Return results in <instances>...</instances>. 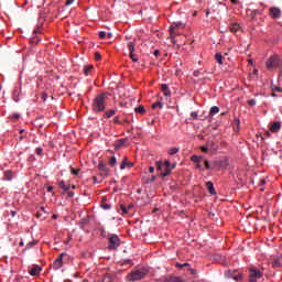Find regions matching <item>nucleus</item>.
Listing matches in <instances>:
<instances>
[{"label": "nucleus", "instance_id": "f257e3e1", "mask_svg": "<svg viewBox=\"0 0 282 282\" xmlns=\"http://www.w3.org/2000/svg\"><path fill=\"white\" fill-rule=\"evenodd\" d=\"M107 109V93L98 94L93 100V110L102 112Z\"/></svg>", "mask_w": 282, "mask_h": 282}, {"label": "nucleus", "instance_id": "f03ea898", "mask_svg": "<svg viewBox=\"0 0 282 282\" xmlns=\"http://www.w3.org/2000/svg\"><path fill=\"white\" fill-rule=\"evenodd\" d=\"M162 169H165V172L160 174L161 177H169V175H171L172 173L171 162L170 161H165V163H163L162 161L156 162V170L162 171Z\"/></svg>", "mask_w": 282, "mask_h": 282}, {"label": "nucleus", "instance_id": "7ed1b4c3", "mask_svg": "<svg viewBox=\"0 0 282 282\" xmlns=\"http://www.w3.org/2000/svg\"><path fill=\"white\" fill-rule=\"evenodd\" d=\"M147 274H148V270H147V269H140V270H135V271L131 272V273L127 276V279H128L129 281L134 282V281H139V280L144 279Z\"/></svg>", "mask_w": 282, "mask_h": 282}, {"label": "nucleus", "instance_id": "20e7f679", "mask_svg": "<svg viewBox=\"0 0 282 282\" xmlns=\"http://www.w3.org/2000/svg\"><path fill=\"white\" fill-rule=\"evenodd\" d=\"M280 65H281V58L278 55L271 56L267 62V68L269 70L275 69L280 67Z\"/></svg>", "mask_w": 282, "mask_h": 282}, {"label": "nucleus", "instance_id": "39448f33", "mask_svg": "<svg viewBox=\"0 0 282 282\" xmlns=\"http://www.w3.org/2000/svg\"><path fill=\"white\" fill-rule=\"evenodd\" d=\"M262 276V273L259 269L251 268L249 270V282H257L258 279Z\"/></svg>", "mask_w": 282, "mask_h": 282}, {"label": "nucleus", "instance_id": "423d86ee", "mask_svg": "<svg viewBox=\"0 0 282 282\" xmlns=\"http://www.w3.org/2000/svg\"><path fill=\"white\" fill-rule=\"evenodd\" d=\"M120 246V240L118 236H109V250H117V248Z\"/></svg>", "mask_w": 282, "mask_h": 282}, {"label": "nucleus", "instance_id": "0eeeda50", "mask_svg": "<svg viewBox=\"0 0 282 282\" xmlns=\"http://www.w3.org/2000/svg\"><path fill=\"white\" fill-rule=\"evenodd\" d=\"M134 46H135L134 43H132V42L128 43L129 56L133 63H138L139 59H138L137 55L134 54Z\"/></svg>", "mask_w": 282, "mask_h": 282}, {"label": "nucleus", "instance_id": "6e6552de", "mask_svg": "<svg viewBox=\"0 0 282 282\" xmlns=\"http://www.w3.org/2000/svg\"><path fill=\"white\" fill-rule=\"evenodd\" d=\"M185 25L182 22H175L172 23V26H170V35L174 36L176 35V29H184Z\"/></svg>", "mask_w": 282, "mask_h": 282}, {"label": "nucleus", "instance_id": "1a4fd4ad", "mask_svg": "<svg viewBox=\"0 0 282 282\" xmlns=\"http://www.w3.org/2000/svg\"><path fill=\"white\" fill-rule=\"evenodd\" d=\"M64 257H67V254L62 253V254L58 256V258L55 260V262H53V269L58 270V269L62 268Z\"/></svg>", "mask_w": 282, "mask_h": 282}, {"label": "nucleus", "instance_id": "9d476101", "mask_svg": "<svg viewBox=\"0 0 282 282\" xmlns=\"http://www.w3.org/2000/svg\"><path fill=\"white\" fill-rule=\"evenodd\" d=\"M281 10L279 9V7H272L270 9V17L273 19H280L281 18Z\"/></svg>", "mask_w": 282, "mask_h": 282}, {"label": "nucleus", "instance_id": "9b49d317", "mask_svg": "<svg viewBox=\"0 0 282 282\" xmlns=\"http://www.w3.org/2000/svg\"><path fill=\"white\" fill-rule=\"evenodd\" d=\"M206 188L208 189V193L210 195H213V196L217 195L214 183L212 181L206 182Z\"/></svg>", "mask_w": 282, "mask_h": 282}, {"label": "nucleus", "instance_id": "f8f14e48", "mask_svg": "<svg viewBox=\"0 0 282 282\" xmlns=\"http://www.w3.org/2000/svg\"><path fill=\"white\" fill-rule=\"evenodd\" d=\"M98 169L100 170V173H102V175H105V177H107V175H109V167H107V165L102 162H100L98 164Z\"/></svg>", "mask_w": 282, "mask_h": 282}, {"label": "nucleus", "instance_id": "ddd939ff", "mask_svg": "<svg viewBox=\"0 0 282 282\" xmlns=\"http://www.w3.org/2000/svg\"><path fill=\"white\" fill-rule=\"evenodd\" d=\"M161 91H163V96L165 97H171L172 95L167 84H161Z\"/></svg>", "mask_w": 282, "mask_h": 282}, {"label": "nucleus", "instance_id": "4468645a", "mask_svg": "<svg viewBox=\"0 0 282 282\" xmlns=\"http://www.w3.org/2000/svg\"><path fill=\"white\" fill-rule=\"evenodd\" d=\"M235 273H236V271H234V272L228 271L226 274L228 275V278H231L235 281L241 280L242 275L240 273H238V274H235Z\"/></svg>", "mask_w": 282, "mask_h": 282}, {"label": "nucleus", "instance_id": "2eb2a0df", "mask_svg": "<svg viewBox=\"0 0 282 282\" xmlns=\"http://www.w3.org/2000/svg\"><path fill=\"white\" fill-rule=\"evenodd\" d=\"M42 271V268L39 265H33V268L29 271L31 275L36 276Z\"/></svg>", "mask_w": 282, "mask_h": 282}, {"label": "nucleus", "instance_id": "dca6fc26", "mask_svg": "<svg viewBox=\"0 0 282 282\" xmlns=\"http://www.w3.org/2000/svg\"><path fill=\"white\" fill-rule=\"evenodd\" d=\"M270 130L274 133L279 132L281 130V123L280 121H274L270 128Z\"/></svg>", "mask_w": 282, "mask_h": 282}, {"label": "nucleus", "instance_id": "f3484780", "mask_svg": "<svg viewBox=\"0 0 282 282\" xmlns=\"http://www.w3.org/2000/svg\"><path fill=\"white\" fill-rule=\"evenodd\" d=\"M58 187L64 192H69L70 184H66L64 181L58 182Z\"/></svg>", "mask_w": 282, "mask_h": 282}, {"label": "nucleus", "instance_id": "a211bd4d", "mask_svg": "<svg viewBox=\"0 0 282 282\" xmlns=\"http://www.w3.org/2000/svg\"><path fill=\"white\" fill-rule=\"evenodd\" d=\"M134 164L132 162H127V158H123L121 164H120V169L121 170H124L126 166L128 167H132Z\"/></svg>", "mask_w": 282, "mask_h": 282}, {"label": "nucleus", "instance_id": "6ab92c4d", "mask_svg": "<svg viewBox=\"0 0 282 282\" xmlns=\"http://www.w3.org/2000/svg\"><path fill=\"white\" fill-rule=\"evenodd\" d=\"M229 30H230L232 33L237 34L238 32L241 31V28L239 26V24L234 23V24L230 25Z\"/></svg>", "mask_w": 282, "mask_h": 282}, {"label": "nucleus", "instance_id": "aec40b11", "mask_svg": "<svg viewBox=\"0 0 282 282\" xmlns=\"http://www.w3.org/2000/svg\"><path fill=\"white\" fill-rule=\"evenodd\" d=\"M93 70H94V66L93 65L84 66V75L85 76H89Z\"/></svg>", "mask_w": 282, "mask_h": 282}, {"label": "nucleus", "instance_id": "412c9836", "mask_svg": "<svg viewBox=\"0 0 282 282\" xmlns=\"http://www.w3.org/2000/svg\"><path fill=\"white\" fill-rule=\"evenodd\" d=\"M215 59L219 65H224V56L220 53L215 54Z\"/></svg>", "mask_w": 282, "mask_h": 282}, {"label": "nucleus", "instance_id": "4be33fe9", "mask_svg": "<svg viewBox=\"0 0 282 282\" xmlns=\"http://www.w3.org/2000/svg\"><path fill=\"white\" fill-rule=\"evenodd\" d=\"M134 111H135V113L143 115V113H145V108H144L143 105H140V106L134 108Z\"/></svg>", "mask_w": 282, "mask_h": 282}, {"label": "nucleus", "instance_id": "5701e85b", "mask_svg": "<svg viewBox=\"0 0 282 282\" xmlns=\"http://www.w3.org/2000/svg\"><path fill=\"white\" fill-rule=\"evenodd\" d=\"M12 177H13V173L11 171L4 172V180H7V182H11Z\"/></svg>", "mask_w": 282, "mask_h": 282}, {"label": "nucleus", "instance_id": "b1692460", "mask_svg": "<svg viewBox=\"0 0 282 282\" xmlns=\"http://www.w3.org/2000/svg\"><path fill=\"white\" fill-rule=\"evenodd\" d=\"M209 113H210L212 116L219 113V107H218V106H213V107L210 108Z\"/></svg>", "mask_w": 282, "mask_h": 282}, {"label": "nucleus", "instance_id": "393cba45", "mask_svg": "<svg viewBox=\"0 0 282 282\" xmlns=\"http://www.w3.org/2000/svg\"><path fill=\"white\" fill-rule=\"evenodd\" d=\"M191 160L194 163H202L203 162V158L202 156H197V155L192 156Z\"/></svg>", "mask_w": 282, "mask_h": 282}, {"label": "nucleus", "instance_id": "a878e982", "mask_svg": "<svg viewBox=\"0 0 282 282\" xmlns=\"http://www.w3.org/2000/svg\"><path fill=\"white\" fill-rule=\"evenodd\" d=\"M164 105L162 101H156L152 105V108L153 109H156V108H160V109H163Z\"/></svg>", "mask_w": 282, "mask_h": 282}, {"label": "nucleus", "instance_id": "bb28decb", "mask_svg": "<svg viewBox=\"0 0 282 282\" xmlns=\"http://www.w3.org/2000/svg\"><path fill=\"white\" fill-rule=\"evenodd\" d=\"M167 282H185V281L182 280L181 278L173 276V278L167 279Z\"/></svg>", "mask_w": 282, "mask_h": 282}, {"label": "nucleus", "instance_id": "cd10ccee", "mask_svg": "<svg viewBox=\"0 0 282 282\" xmlns=\"http://www.w3.org/2000/svg\"><path fill=\"white\" fill-rule=\"evenodd\" d=\"M115 115H116V110H113V109H110V110L106 111V117H107V118H111V117H113Z\"/></svg>", "mask_w": 282, "mask_h": 282}, {"label": "nucleus", "instance_id": "c85d7f7f", "mask_svg": "<svg viewBox=\"0 0 282 282\" xmlns=\"http://www.w3.org/2000/svg\"><path fill=\"white\" fill-rule=\"evenodd\" d=\"M126 140L121 139L118 141V143L115 145L116 150H118L119 148H121L124 144Z\"/></svg>", "mask_w": 282, "mask_h": 282}, {"label": "nucleus", "instance_id": "c756f323", "mask_svg": "<svg viewBox=\"0 0 282 282\" xmlns=\"http://www.w3.org/2000/svg\"><path fill=\"white\" fill-rule=\"evenodd\" d=\"M101 207H102V209H105V210H109V209H111V204H107V203L102 202V203H101Z\"/></svg>", "mask_w": 282, "mask_h": 282}, {"label": "nucleus", "instance_id": "7c9ffc66", "mask_svg": "<svg viewBox=\"0 0 282 282\" xmlns=\"http://www.w3.org/2000/svg\"><path fill=\"white\" fill-rule=\"evenodd\" d=\"M178 151H180V149H177V148H172V149H170V151H167V153H169L170 155H174V154H176Z\"/></svg>", "mask_w": 282, "mask_h": 282}, {"label": "nucleus", "instance_id": "2f4dec72", "mask_svg": "<svg viewBox=\"0 0 282 282\" xmlns=\"http://www.w3.org/2000/svg\"><path fill=\"white\" fill-rule=\"evenodd\" d=\"M116 163H117L116 156H111L110 160H109V165L110 166H116Z\"/></svg>", "mask_w": 282, "mask_h": 282}, {"label": "nucleus", "instance_id": "473e14b6", "mask_svg": "<svg viewBox=\"0 0 282 282\" xmlns=\"http://www.w3.org/2000/svg\"><path fill=\"white\" fill-rule=\"evenodd\" d=\"M70 173H72V175H79L80 170L70 167Z\"/></svg>", "mask_w": 282, "mask_h": 282}, {"label": "nucleus", "instance_id": "72a5a7b5", "mask_svg": "<svg viewBox=\"0 0 282 282\" xmlns=\"http://www.w3.org/2000/svg\"><path fill=\"white\" fill-rule=\"evenodd\" d=\"M272 264H273L274 268L281 267V262H280L279 259H276L275 261H273Z\"/></svg>", "mask_w": 282, "mask_h": 282}, {"label": "nucleus", "instance_id": "f704fd0d", "mask_svg": "<svg viewBox=\"0 0 282 282\" xmlns=\"http://www.w3.org/2000/svg\"><path fill=\"white\" fill-rule=\"evenodd\" d=\"M186 267H189V263H183V264L176 263V268L178 269L186 268Z\"/></svg>", "mask_w": 282, "mask_h": 282}, {"label": "nucleus", "instance_id": "c9c22d12", "mask_svg": "<svg viewBox=\"0 0 282 282\" xmlns=\"http://www.w3.org/2000/svg\"><path fill=\"white\" fill-rule=\"evenodd\" d=\"M102 56L99 52L95 53V61H101Z\"/></svg>", "mask_w": 282, "mask_h": 282}, {"label": "nucleus", "instance_id": "e433bc0d", "mask_svg": "<svg viewBox=\"0 0 282 282\" xmlns=\"http://www.w3.org/2000/svg\"><path fill=\"white\" fill-rule=\"evenodd\" d=\"M204 165H205V167H206L207 170H210V169H212V165H210L209 161H207V160H204Z\"/></svg>", "mask_w": 282, "mask_h": 282}, {"label": "nucleus", "instance_id": "4c0bfd02", "mask_svg": "<svg viewBox=\"0 0 282 282\" xmlns=\"http://www.w3.org/2000/svg\"><path fill=\"white\" fill-rule=\"evenodd\" d=\"M248 104H249V106L253 107V106L257 105V100L256 99H250V100H248Z\"/></svg>", "mask_w": 282, "mask_h": 282}, {"label": "nucleus", "instance_id": "58836bf2", "mask_svg": "<svg viewBox=\"0 0 282 282\" xmlns=\"http://www.w3.org/2000/svg\"><path fill=\"white\" fill-rule=\"evenodd\" d=\"M99 37L100 39L107 37V32H105V31L99 32Z\"/></svg>", "mask_w": 282, "mask_h": 282}, {"label": "nucleus", "instance_id": "ea45409f", "mask_svg": "<svg viewBox=\"0 0 282 282\" xmlns=\"http://www.w3.org/2000/svg\"><path fill=\"white\" fill-rule=\"evenodd\" d=\"M75 2V0H66L65 6H72Z\"/></svg>", "mask_w": 282, "mask_h": 282}, {"label": "nucleus", "instance_id": "a19ab883", "mask_svg": "<svg viewBox=\"0 0 282 282\" xmlns=\"http://www.w3.org/2000/svg\"><path fill=\"white\" fill-rule=\"evenodd\" d=\"M191 117L192 118H197L198 117V112L197 111H192L191 112Z\"/></svg>", "mask_w": 282, "mask_h": 282}, {"label": "nucleus", "instance_id": "79ce46f5", "mask_svg": "<svg viewBox=\"0 0 282 282\" xmlns=\"http://www.w3.org/2000/svg\"><path fill=\"white\" fill-rule=\"evenodd\" d=\"M121 210L123 212V214H128V209L124 205H121Z\"/></svg>", "mask_w": 282, "mask_h": 282}, {"label": "nucleus", "instance_id": "37998d69", "mask_svg": "<svg viewBox=\"0 0 282 282\" xmlns=\"http://www.w3.org/2000/svg\"><path fill=\"white\" fill-rule=\"evenodd\" d=\"M47 98H48L47 94H46V93H43V95H42V99H43V101H46V100H47Z\"/></svg>", "mask_w": 282, "mask_h": 282}, {"label": "nucleus", "instance_id": "c03bdc74", "mask_svg": "<svg viewBox=\"0 0 282 282\" xmlns=\"http://www.w3.org/2000/svg\"><path fill=\"white\" fill-rule=\"evenodd\" d=\"M104 281H105V282H111V276L106 275Z\"/></svg>", "mask_w": 282, "mask_h": 282}, {"label": "nucleus", "instance_id": "a18cd8bd", "mask_svg": "<svg viewBox=\"0 0 282 282\" xmlns=\"http://www.w3.org/2000/svg\"><path fill=\"white\" fill-rule=\"evenodd\" d=\"M67 196H68V198H73L75 196V193L74 192H68Z\"/></svg>", "mask_w": 282, "mask_h": 282}, {"label": "nucleus", "instance_id": "49530a36", "mask_svg": "<svg viewBox=\"0 0 282 282\" xmlns=\"http://www.w3.org/2000/svg\"><path fill=\"white\" fill-rule=\"evenodd\" d=\"M54 191V187L53 186H48L47 188H46V192H48V193H52Z\"/></svg>", "mask_w": 282, "mask_h": 282}, {"label": "nucleus", "instance_id": "de8ad7c7", "mask_svg": "<svg viewBox=\"0 0 282 282\" xmlns=\"http://www.w3.org/2000/svg\"><path fill=\"white\" fill-rule=\"evenodd\" d=\"M36 153H37L39 155H41V154L43 153V150H42L41 148H37V149H36Z\"/></svg>", "mask_w": 282, "mask_h": 282}, {"label": "nucleus", "instance_id": "09e8293b", "mask_svg": "<svg viewBox=\"0 0 282 282\" xmlns=\"http://www.w3.org/2000/svg\"><path fill=\"white\" fill-rule=\"evenodd\" d=\"M12 118L15 119V120H19L20 115L17 112L15 115L12 116Z\"/></svg>", "mask_w": 282, "mask_h": 282}, {"label": "nucleus", "instance_id": "8fccbe9b", "mask_svg": "<svg viewBox=\"0 0 282 282\" xmlns=\"http://www.w3.org/2000/svg\"><path fill=\"white\" fill-rule=\"evenodd\" d=\"M113 122L118 124L121 123V121H119V117H115Z\"/></svg>", "mask_w": 282, "mask_h": 282}, {"label": "nucleus", "instance_id": "3c124183", "mask_svg": "<svg viewBox=\"0 0 282 282\" xmlns=\"http://www.w3.org/2000/svg\"><path fill=\"white\" fill-rule=\"evenodd\" d=\"M274 91H278V93H282V88L281 87H275L273 88Z\"/></svg>", "mask_w": 282, "mask_h": 282}, {"label": "nucleus", "instance_id": "603ef678", "mask_svg": "<svg viewBox=\"0 0 282 282\" xmlns=\"http://www.w3.org/2000/svg\"><path fill=\"white\" fill-rule=\"evenodd\" d=\"M202 151H203L204 153H207V152L209 151V149L206 148V147H203V148H202Z\"/></svg>", "mask_w": 282, "mask_h": 282}, {"label": "nucleus", "instance_id": "864d4df0", "mask_svg": "<svg viewBox=\"0 0 282 282\" xmlns=\"http://www.w3.org/2000/svg\"><path fill=\"white\" fill-rule=\"evenodd\" d=\"M199 76V72L198 70H195L194 72V77H198Z\"/></svg>", "mask_w": 282, "mask_h": 282}, {"label": "nucleus", "instance_id": "5fc2aeb1", "mask_svg": "<svg viewBox=\"0 0 282 282\" xmlns=\"http://www.w3.org/2000/svg\"><path fill=\"white\" fill-rule=\"evenodd\" d=\"M160 53H161V52H160L159 50L154 51V55H155V56H159Z\"/></svg>", "mask_w": 282, "mask_h": 282}, {"label": "nucleus", "instance_id": "6e6d98bb", "mask_svg": "<svg viewBox=\"0 0 282 282\" xmlns=\"http://www.w3.org/2000/svg\"><path fill=\"white\" fill-rule=\"evenodd\" d=\"M150 173H154L155 169L153 166H150Z\"/></svg>", "mask_w": 282, "mask_h": 282}, {"label": "nucleus", "instance_id": "4d7b16f0", "mask_svg": "<svg viewBox=\"0 0 282 282\" xmlns=\"http://www.w3.org/2000/svg\"><path fill=\"white\" fill-rule=\"evenodd\" d=\"M36 243H37V241H34V242L29 243L28 246L33 247V246H35Z\"/></svg>", "mask_w": 282, "mask_h": 282}, {"label": "nucleus", "instance_id": "13d9d810", "mask_svg": "<svg viewBox=\"0 0 282 282\" xmlns=\"http://www.w3.org/2000/svg\"><path fill=\"white\" fill-rule=\"evenodd\" d=\"M189 271H191L192 274H196L197 273L196 270H194V269H189Z\"/></svg>", "mask_w": 282, "mask_h": 282}, {"label": "nucleus", "instance_id": "bf43d9fd", "mask_svg": "<svg viewBox=\"0 0 282 282\" xmlns=\"http://www.w3.org/2000/svg\"><path fill=\"white\" fill-rule=\"evenodd\" d=\"M15 215H17V212L12 210V212H11V216H12V217H15Z\"/></svg>", "mask_w": 282, "mask_h": 282}, {"label": "nucleus", "instance_id": "052dcab7", "mask_svg": "<svg viewBox=\"0 0 282 282\" xmlns=\"http://www.w3.org/2000/svg\"><path fill=\"white\" fill-rule=\"evenodd\" d=\"M280 79H282V66L280 67Z\"/></svg>", "mask_w": 282, "mask_h": 282}, {"label": "nucleus", "instance_id": "680f3d73", "mask_svg": "<svg viewBox=\"0 0 282 282\" xmlns=\"http://www.w3.org/2000/svg\"><path fill=\"white\" fill-rule=\"evenodd\" d=\"M17 95H18V90L14 89V90H13V97H15Z\"/></svg>", "mask_w": 282, "mask_h": 282}, {"label": "nucleus", "instance_id": "e2e57ef3", "mask_svg": "<svg viewBox=\"0 0 282 282\" xmlns=\"http://www.w3.org/2000/svg\"><path fill=\"white\" fill-rule=\"evenodd\" d=\"M155 180H156V176L151 177V182H155Z\"/></svg>", "mask_w": 282, "mask_h": 282}, {"label": "nucleus", "instance_id": "0e129e2a", "mask_svg": "<svg viewBox=\"0 0 282 282\" xmlns=\"http://www.w3.org/2000/svg\"><path fill=\"white\" fill-rule=\"evenodd\" d=\"M196 166L198 167V169H202V164L200 163H196Z\"/></svg>", "mask_w": 282, "mask_h": 282}, {"label": "nucleus", "instance_id": "69168bd1", "mask_svg": "<svg viewBox=\"0 0 282 282\" xmlns=\"http://www.w3.org/2000/svg\"><path fill=\"white\" fill-rule=\"evenodd\" d=\"M260 184H261V185H264V184H265V180H261V181H260Z\"/></svg>", "mask_w": 282, "mask_h": 282}, {"label": "nucleus", "instance_id": "338daca9", "mask_svg": "<svg viewBox=\"0 0 282 282\" xmlns=\"http://www.w3.org/2000/svg\"><path fill=\"white\" fill-rule=\"evenodd\" d=\"M231 3L237 4L238 0H231Z\"/></svg>", "mask_w": 282, "mask_h": 282}, {"label": "nucleus", "instance_id": "774afa93", "mask_svg": "<svg viewBox=\"0 0 282 282\" xmlns=\"http://www.w3.org/2000/svg\"><path fill=\"white\" fill-rule=\"evenodd\" d=\"M132 208H133V205H129L127 209L130 210Z\"/></svg>", "mask_w": 282, "mask_h": 282}]
</instances>
